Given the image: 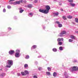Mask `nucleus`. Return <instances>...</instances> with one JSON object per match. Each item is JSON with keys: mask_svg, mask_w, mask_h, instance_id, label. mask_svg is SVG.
I'll use <instances>...</instances> for the list:
<instances>
[{"mask_svg": "<svg viewBox=\"0 0 78 78\" xmlns=\"http://www.w3.org/2000/svg\"><path fill=\"white\" fill-rule=\"evenodd\" d=\"M7 63L8 65H6L7 67L10 68L11 66H12V64H13V61L12 60H8Z\"/></svg>", "mask_w": 78, "mask_h": 78, "instance_id": "obj_1", "label": "nucleus"}, {"mask_svg": "<svg viewBox=\"0 0 78 78\" xmlns=\"http://www.w3.org/2000/svg\"><path fill=\"white\" fill-rule=\"evenodd\" d=\"M69 70L70 72L77 71V70H78V67L76 66H73L69 68Z\"/></svg>", "mask_w": 78, "mask_h": 78, "instance_id": "obj_2", "label": "nucleus"}, {"mask_svg": "<svg viewBox=\"0 0 78 78\" xmlns=\"http://www.w3.org/2000/svg\"><path fill=\"white\" fill-rule=\"evenodd\" d=\"M45 8L46 9H45V11L47 14H48V12H49V10L50 9V6L49 5H46L45 6Z\"/></svg>", "mask_w": 78, "mask_h": 78, "instance_id": "obj_3", "label": "nucleus"}, {"mask_svg": "<svg viewBox=\"0 0 78 78\" xmlns=\"http://www.w3.org/2000/svg\"><path fill=\"white\" fill-rule=\"evenodd\" d=\"M55 23H57L58 25V27L59 28H61L62 27V25L61 23H60V22L59 21H56Z\"/></svg>", "mask_w": 78, "mask_h": 78, "instance_id": "obj_4", "label": "nucleus"}, {"mask_svg": "<svg viewBox=\"0 0 78 78\" xmlns=\"http://www.w3.org/2000/svg\"><path fill=\"white\" fill-rule=\"evenodd\" d=\"M66 34V31H63L61 33H60L59 36L61 37H62V36H64V34Z\"/></svg>", "mask_w": 78, "mask_h": 78, "instance_id": "obj_5", "label": "nucleus"}, {"mask_svg": "<svg viewBox=\"0 0 78 78\" xmlns=\"http://www.w3.org/2000/svg\"><path fill=\"white\" fill-rule=\"evenodd\" d=\"M15 56L16 58H19L21 56V54L19 53H16Z\"/></svg>", "mask_w": 78, "mask_h": 78, "instance_id": "obj_6", "label": "nucleus"}, {"mask_svg": "<svg viewBox=\"0 0 78 78\" xmlns=\"http://www.w3.org/2000/svg\"><path fill=\"white\" fill-rule=\"evenodd\" d=\"M46 11V10H42L41 9L39 10V12H42V13H44V14H47V13Z\"/></svg>", "mask_w": 78, "mask_h": 78, "instance_id": "obj_7", "label": "nucleus"}, {"mask_svg": "<svg viewBox=\"0 0 78 78\" xmlns=\"http://www.w3.org/2000/svg\"><path fill=\"white\" fill-rule=\"evenodd\" d=\"M64 75L66 78H69V74L67 73L66 72H65L64 73Z\"/></svg>", "mask_w": 78, "mask_h": 78, "instance_id": "obj_8", "label": "nucleus"}, {"mask_svg": "<svg viewBox=\"0 0 78 78\" xmlns=\"http://www.w3.org/2000/svg\"><path fill=\"white\" fill-rule=\"evenodd\" d=\"M14 50H10L9 51V53L10 55H12L14 53Z\"/></svg>", "mask_w": 78, "mask_h": 78, "instance_id": "obj_9", "label": "nucleus"}, {"mask_svg": "<svg viewBox=\"0 0 78 78\" xmlns=\"http://www.w3.org/2000/svg\"><path fill=\"white\" fill-rule=\"evenodd\" d=\"M69 5H70V6L72 7H75L76 5L75 4L72 3H70Z\"/></svg>", "mask_w": 78, "mask_h": 78, "instance_id": "obj_10", "label": "nucleus"}, {"mask_svg": "<svg viewBox=\"0 0 78 78\" xmlns=\"http://www.w3.org/2000/svg\"><path fill=\"white\" fill-rule=\"evenodd\" d=\"M58 75V73L56 72L53 73V75L54 77H56V76H57V75Z\"/></svg>", "mask_w": 78, "mask_h": 78, "instance_id": "obj_11", "label": "nucleus"}, {"mask_svg": "<svg viewBox=\"0 0 78 78\" xmlns=\"http://www.w3.org/2000/svg\"><path fill=\"white\" fill-rule=\"evenodd\" d=\"M37 47V46L36 45H33V46L31 48V49L32 50V49H34L35 48H36Z\"/></svg>", "mask_w": 78, "mask_h": 78, "instance_id": "obj_12", "label": "nucleus"}, {"mask_svg": "<svg viewBox=\"0 0 78 78\" xmlns=\"http://www.w3.org/2000/svg\"><path fill=\"white\" fill-rule=\"evenodd\" d=\"M19 9L20 10V13H22V12H23V11H24L23 9L22 10V8H20Z\"/></svg>", "mask_w": 78, "mask_h": 78, "instance_id": "obj_13", "label": "nucleus"}, {"mask_svg": "<svg viewBox=\"0 0 78 78\" xmlns=\"http://www.w3.org/2000/svg\"><path fill=\"white\" fill-rule=\"evenodd\" d=\"M33 13H31V12H30L29 13V17H32V16H33Z\"/></svg>", "mask_w": 78, "mask_h": 78, "instance_id": "obj_14", "label": "nucleus"}, {"mask_svg": "<svg viewBox=\"0 0 78 78\" xmlns=\"http://www.w3.org/2000/svg\"><path fill=\"white\" fill-rule=\"evenodd\" d=\"M24 72L26 75H29V72L27 70H25Z\"/></svg>", "mask_w": 78, "mask_h": 78, "instance_id": "obj_15", "label": "nucleus"}, {"mask_svg": "<svg viewBox=\"0 0 78 78\" xmlns=\"http://www.w3.org/2000/svg\"><path fill=\"white\" fill-rule=\"evenodd\" d=\"M58 14L59 13H58V12L54 13V16H56V17L58 16Z\"/></svg>", "mask_w": 78, "mask_h": 78, "instance_id": "obj_16", "label": "nucleus"}, {"mask_svg": "<svg viewBox=\"0 0 78 78\" xmlns=\"http://www.w3.org/2000/svg\"><path fill=\"white\" fill-rule=\"evenodd\" d=\"M20 51L19 49H17L16 51V52L17 53H20Z\"/></svg>", "mask_w": 78, "mask_h": 78, "instance_id": "obj_17", "label": "nucleus"}, {"mask_svg": "<svg viewBox=\"0 0 78 78\" xmlns=\"http://www.w3.org/2000/svg\"><path fill=\"white\" fill-rule=\"evenodd\" d=\"M52 51L54 52H56L57 51V49L56 48H54L52 49Z\"/></svg>", "mask_w": 78, "mask_h": 78, "instance_id": "obj_18", "label": "nucleus"}, {"mask_svg": "<svg viewBox=\"0 0 78 78\" xmlns=\"http://www.w3.org/2000/svg\"><path fill=\"white\" fill-rule=\"evenodd\" d=\"M63 19L65 20H67V17L66 16H63L62 17Z\"/></svg>", "mask_w": 78, "mask_h": 78, "instance_id": "obj_19", "label": "nucleus"}, {"mask_svg": "<svg viewBox=\"0 0 78 78\" xmlns=\"http://www.w3.org/2000/svg\"><path fill=\"white\" fill-rule=\"evenodd\" d=\"M59 50H60V51H62V50H63V48H62V46L59 47Z\"/></svg>", "mask_w": 78, "mask_h": 78, "instance_id": "obj_20", "label": "nucleus"}, {"mask_svg": "<svg viewBox=\"0 0 78 78\" xmlns=\"http://www.w3.org/2000/svg\"><path fill=\"white\" fill-rule=\"evenodd\" d=\"M46 74L47 75H51V73L50 72H46Z\"/></svg>", "mask_w": 78, "mask_h": 78, "instance_id": "obj_21", "label": "nucleus"}, {"mask_svg": "<svg viewBox=\"0 0 78 78\" xmlns=\"http://www.w3.org/2000/svg\"><path fill=\"white\" fill-rule=\"evenodd\" d=\"M28 67V64H25L24 65V68H27Z\"/></svg>", "mask_w": 78, "mask_h": 78, "instance_id": "obj_22", "label": "nucleus"}, {"mask_svg": "<svg viewBox=\"0 0 78 78\" xmlns=\"http://www.w3.org/2000/svg\"><path fill=\"white\" fill-rule=\"evenodd\" d=\"M27 7L29 8H32V5H27Z\"/></svg>", "mask_w": 78, "mask_h": 78, "instance_id": "obj_23", "label": "nucleus"}, {"mask_svg": "<svg viewBox=\"0 0 78 78\" xmlns=\"http://www.w3.org/2000/svg\"><path fill=\"white\" fill-rule=\"evenodd\" d=\"M5 73H2L1 75H0V76H5Z\"/></svg>", "mask_w": 78, "mask_h": 78, "instance_id": "obj_24", "label": "nucleus"}, {"mask_svg": "<svg viewBox=\"0 0 78 78\" xmlns=\"http://www.w3.org/2000/svg\"><path fill=\"white\" fill-rule=\"evenodd\" d=\"M30 58V56L28 55H27L26 56L25 58L28 59H29Z\"/></svg>", "mask_w": 78, "mask_h": 78, "instance_id": "obj_25", "label": "nucleus"}, {"mask_svg": "<svg viewBox=\"0 0 78 78\" xmlns=\"http://www.w3.org/2000/svg\"><path fill=\"white\" fill-rule=\"evenodd\" d=\"M21 75H22L23 76L26 75V74H25V73L23 72H21Z\"/></svg>", "mask_w": 78, "mask_h": 78, "instance_id": "obj_26", "label": "nucleus"}, {"mask_svg": "<svg viewBox=\"0 0 78 78\" xmlns=\"http://www.w3.org/2000/svg\"><path fill=\"white\" fill-rule=\"evenodd\" d=\"M71 38L72 39H75V37L73 36H71Z\"/></svg>", "mask_w": 78, "mask_h": 78, "instance_id": "obj_27", "label": "nucleus"}, {"mask_svg": "<svg viewBox=\"0 0 78 78\" xmlns=\"http://www.w3.org/2000/svg\"><path fill=\"white\" fill-rule=\"evenodd\" d=\"M75 21L76 23H78V18H76L75 19Z\"/></svg>", "mask_w": 78, "mask_h": 78, "instance_id": "obj_28", "label": "nucleus"}, {"mask_svg": "<svg viewBox=\"0 0 78 78\" xmlns=\"http://www.w3.org/2000/svg\"><path fill=\"white\" fill-rule=\"evenodd\" d=\"M67 18L68 19H72V16H67Z\"/></svg>", "mask_w": 78, "mask_h": 78, "instance_id": "obj_29", "label": "nucleus"}, {"mask_svg": "<svg viewBox=\"0 0 78 78\" xmlns=\"http://www.w3.org/2000/svg\"><path fill=\"white\" fill-rule=\"evenodd\" d=\"M16 5H19L20 3V1H16Z\"/></svg>", "mask_w": 78, "mask_h": 78, "instance_id": "obj_30", "label": "nucleus"}, {"mask_svg": "<svg viewBox=\"0 0 78 78\" xmlns=\"http://www.w3.org/2000/svg\"><path fill=\"white\" fill-rule=\"evenodd\" d=\"M47 69H48V71H51V68H50L49 67H48L47 68Z\"/></svg>", "mask_w": 78, "mask_h": 78, "instance_id": "obj_31", "label": "nucleus"}, {"mask_svg": "<svg viewBox=\"0 0 78 78\" xmlns=\"http://www.w3.org/2000/svg\"><path fill=\"white\" fill-rule=\"evenodd\" d=\"M68 2L70 3H73V0H68Z\"/></svg>", "mask_w": 78, "mask_h": 78, "instance_id": "obj_32", "label": "nucleus"}, {"mask_svg": "<svg viewBox=\"0 0 78 78\" xmlns=\"http://www.w3.org/2000/svg\"><path fill=\"white\" fill-rule=\"evenodd\" d=\"M7 8L8 9H11V6L10 5H7Z\"/></svg>", "mask_w": 78, "mask_h": 78, "instance_id": "obj_33", "label": "nucleus"}, {"mask_svg": "<svg viewBox=\"0 0 78 78\" xmlns=\"http://www.w3.org/2000/svg\"><path fill=\"white\" fill-rule=\"evenodd\" d=\"M3 12H6V9L4 8L3 10Z\"/></svg>", "mask_w": 78, "mask_h": 78, "instance_id": "obj_34", "label": "nucleus"}, {"mask_svg": "<svg viewBox=\"0 0 78 78\" xmlns=\"http://www.w3.org/2000/svg\"><path fill=\"white\" fill-rule=\"evenodd\" d=\"M58 44L60 45H62V42H59L58 43Z\"/></svg>", "mask_w": 78, "mask_h": 78, "instance_id": "obj_35", "label": "nucleus"}, {"mask_svg": "<svg viewBox=\"0 0 78 78\" xmlns=\"http://www.w3.org/2000/svg\"><path fill=\"white\" fill-rule=\"evenodd\" d=\"M69 42H73V40L71 39H69Z\"/></svg>", "mask_w": 78, "mask_h": 78, "instance_id": "obj_36", "label": "nucleus"}, {"mask_svg": "<svg viewBox=\"0 0 78 78\" xmlns=\"http://www.w3.org/2000/svg\"><path fill=\"white\" fill-rule=\"evenodd\" d=\"M13 5H17L16 2H13Z\"/></svg>", "mask_w": 78, "mask_h": 78, "instance_id": "obj_37", "label": "nucleus"}, {"mask_svg": "<svg viewBox=\"0 0 78 78\" xmlns=\"http://www.w3.org/2000/svg\"><path fill=\"white\" fill-rule=\"evenodd\" d=\"M57 41L58 42H60V41H61V38H58V39H57Z\"/></svg>", "mask_w": 78, "mask_h": 78, "instance_id": "obj_38", "label": "nucleus"}, {"mask_svg": "<svg viewBox=\"0 0 78 78\" xmlns=\"http://www.w3.org/2000/svg\"><path fill=\"white\" fill-rule=\"evenodd\" d=\"M34 78H37V76L36 75H35L34 76Z\"/></svg>", "mask_w": 78, "mask_h": 78, "instance_id": "obj_39", "label": "nucleus"}, {"mask_svg": "<svg viewBox=\"0 0 78 78\" xmlns=\"http://www.w3.org/2000/svg\"><path fill=\"white\" fill-rule=\"evenodd\" d=\"M16 0H10L9 1V2H14V1H15Z\"/></svg>", "mask_w": 78, "mask_h": 78, "instance_id": "obj_40", "label": "nucleus"}, {"mask_svg": "<svg viewBox=\"0 0 78 78\" xmlns=\"http://www.w3.org/2000/svg\"><path fill=\"white\" fill-rule=\"evenodd\" d=\"M8 30L9 31H10V30H11V28L9 27L8 28Z\"/></svg>", "mask_w": 78, "mask_h": 78, "instance_id": "obj_41", "label": "nucleus"}, {"mask_svg": "<svg viewBox=\"0 0 78 78\" xmlns=\"http://www.w3.org/2000/svg\"><path fill=\"white\" fill-rule=\"evenodd\" d=\"M14 19H17V17L16 16H15L14 17Z\"/></svg>", "mask_w": 78, "mask_h": 78, "instance_id": "obj_42", "label": "nucleus"}, {"mask_svg": "<svg viewBox=\"0 0 78 78\" xmlns=\"http://www.w3.org/2000/svg\"><path fill=\"white\" fill-rule=\"evenodd\" d=\"M34 3H37V0H35L34 1Z\"/></svg>", "mask_w": 78, "mask_h": 78, "instance_id": "obj_43", "label": "nucleus"}, {"mask_svg": "<svg viewBox=\"0 0 78 78\" xmlns=\"http://www.w3.org/2000/svg\"><path fill=\"white\" fill-rule=\"evenodd\" d=\"M73 62H77V61H76V60H74Z\"/></svg>", "mask_w": 78, "mask_h": 78, "instance_id": "obj_44", "label": "nucleus"}, {"mask_svg": "<svg viewBox=\"0 0 78 78\" xmlns=\"http://www.w3.org/2000/svg\"><path fill=\"white\" fill-rule=\"evenodd\" d=\"M38 70H42V68H38Z\"/></svg>", "mask_w": 78, "mask_h": 78, "instance_id": "obj_45", "label": "nucleus"}, {"mask_svg": "<svg viewBox=\"0 0 78 78\" xmlns=\"http://www.w3.org/2000/svg\"><path fill=\"white\" fill-rule=\"evenodd\" d=\"M60 40L62 41H64V39H63V38H60Z\"/></svg>", "mask_w": 78, "mask_h": 78, "instance_id": "obj_46", "label": "nucleus"}, {"mask_svg": "<svg viewBox=\"0 0 78 78\" xmlns=\"http://www.w3.org/2000/svg\"><path fill=\"white\" fill-rule=\"evenodd\" d=\"M17 75H18V76H20V73H17Z\"/></svg>", "mask_w": 78, "mask_h": 78, "instance_id": "obj_47", "label": "nucleus"}, {"mask_svg": "<svg viewBox=\"0 0 78 78\" xmlns=\"http://www.w3.org/2000/svg\"><path fill=\"white\" fill-rule=\"evenodd\" d=\"M9 4H10L11 5H13V2H10Z\"/></svg>", "mask_w": 78, "mask_h": 78, "instance_id": "obj_48", "label": "nucleus"}, {"mask_svg": "<svg viewBox=\"0 0 78 78\" xmlns=\"http://www.w3.org/2000/svg\"><path fill=\"white\" fill-rule=\"evenodd\" d=\"M42 56H41V55H40V56H38V58H41V57Z\"/></svg>", "mask_w": 78, "mask_h": 78, "instance_id": "obj_49", "label": "nucleus"}, {"mask_svg": "<svg viewBox=\"0 0 78 78\" xmlns=\"http://www.w3.org/2000/svg\"><path fill=\"white\" fill-rule=\"evenodd\" d=\"M53 1L54 2H58V1H57V0H53Z\"/></svg>", "mask_w": 78, "mask_h": 78, "instance_id": "obj_50", "label": "nucleus"}, {"mask_svg": "<svg viewBox=\"0 0 78 78\" xmlns=\"http://www.w3.org/2000/svg\"><path fill=\"white\" fill-rule=\"evenodd\" d=\"M59 5L61 6V5H62V3H60L59 4Z\"/></svg>", "mask_w": 78, "mask_h": 78, "instance_id": "obj_51", "label": "nucleus"}, {"mask_svg": "<svg viewBox=\"0 0 78 78\" xmlns=\"http://www.w3.org/2000/svg\"><path fill=\"white\" fill-rule=\"evenodd\" d=\"M61 11H63V9H60Z\"/></svg>", "mask_w": 78, "mask_h": 78, "instance_id": "obj_52", "label": "nucleus"}, {"mask_svg": "<svg viewBox=\"0 0 78 78\" xmlns=\"http://www.w3.org/2000/svg\"><path fill=\"white\" fill-rule=\"evenodd\" d=\"M20 2L21 3H22L23 2V0H21Z\"/></svg>", "mask_w": 78, "mask_h": 78, "instance_id": "obj_53", "label": "nucleus"}, {"mask_svg": "<svg viewBox=\"0 0 78 78\" xmlns=\"http://www.w3.org/2000/svg\"><path fill=\"white\" fill-rule=\"evenodd\" d=\"M72 24H73V25H75V23H74L72 22Z\"/></svg>", "mask_w": 78, "mask_h": 78, "instance_id": "obj_54", "label": "nucleus"}, {"mask_svg": "<svg viewBox=\"0 0 78 78\" xmlns=\"http://www.w3.org/2000/svg\"><path fill=\"white\" fill-rule=\"evenodd\" d=\"M45 27H43V29H45Z\"/></svg>", "mask_w": 78, "mask_h": 78, "instance_id": "obj_55", "label": "nucleus"}, {"mask_svg": "<svg viewBox=\"0 0 78 78\" xmlns=\"http://www.w3.org/2000/svg\"><path fill=\"white\" fill-rule=\"evenodd\" d=\"M0 70H2V69H0Z\"/></svg>", "mask_w": 78, "mask_h": 78, "instance_id": "obj_56", "label": "nucleus"}, {"mask_svg": "<svg viewBox=\"0 0 78 78\" xmlns=\"http://www.w3.org/2000/svg\"><path fill=\"white\" fill-rule=\"evenodd\" d=\"M1 8V6L0 5V8Z\"/></svg>", "mask_w": 78, "mask_h": 78, "instance_id": "obj_57", "label": "nucleus"}, {"mask_svg": "<svg viewBox=\"0 0 78 78\" xmlns=\"http://www.w3.org/2000/svg\"><path fill=\"white\" fill-rule=\"evenodd\" d=\"M77 33H78V32H77Z\"/></svg>", "mask_w": 78, "mask_h": 78, "instance_id": "obj_58", "label": "nucleus"}]
</instances>
